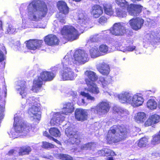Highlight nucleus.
<instances>
[{
	"label": "nucleus",
	"instance_id": "f257e3e1",
	"mask_svg": "<svg viewBox=\"0 0 160 160\" xmlns=\"http://www.w3.org/2000/svg\"><path fill=\"white\" fill-rule=\"evenodd\" d=\"M89 57L88 53L83 50L78 49L75 52L72 58L71 54L68 53L62 60V70L61 72V78L63 80H72L77 76L73 72L74 66L72 63L79 65L88 62Z\"/></svg>",
	"mask_w": 160,
	"mask_h": 160
},
{
	"label": "nucleus",
	"instance_id": "f03ea898",
	"mask_svg": "<svg viewBox=\"0 0 160 160\" xmlns=\"http://www.w3.org/2000/svg\"><path fill=\"white\" fill-rule=\"evenodd\" d=\"M77 29L71 25H65L61 30V33L63 38L68 41H73L79 37V31L82 33L88 24L87 16L82 11H79L78 13Z\"/></svg>",
	"mask_w": 160,
	"mask_h": 160
},
{
	"label": "nucleus",
	"instance_id": "7ed1b4c3",
	"mask_svg": "<svg viewBox=\"0 0 160 160\" xmlns=\"http://www.w3.org/2000/svg\"><path fill=\"white\" fill-rule=\"evenodd\" d=\"M48 11L47 7L42 0H33L28 7V19L37 21L45 17Z\"/></svg>",
	"mask_w": 160,
	"mask_h": 160
},
{
	"label": "nucleus",
	"instance_id": "20e7f679",
	"mask_svg": "<svg viewBox=\"0 0 160 160\" xmlns=\"http://www.w3.org/2000/svg\"><path fill=\"white\" fill-rule=\"evenodd\" d=\"M85 75L88 78L85 79V82L87 88H85L84 91L80 92V95L87 98L88 100L94 101L95 98L91 96L87 92H89L92 94H97L99 93V90L97 85L94 82L98 78L96 74L93 71L87 70L85 72Z\"/></svg>",
	"mask_w": 160,
	"mask_h": 160
},
{
	"label": "nucleus",
	"instance_id": "39448f33",
	"mask_svg": "<svg viewBox=\"0 0 160 160\" xmlns=\"http://www.w3.org/2000/svg\"><path fill=\"white\" fill-rule=\"evenodd\" d=\"M31 129V125L24 121L20 117L19 114L14 115L13 128L9 133L10 137L12 138H17L22 136H25Z\"/></svg>",
	"mask_w": 160,
	"mask_h": 160
},
{
	"label": "nucleus",
	"instance_id": "423d86ee",
	"mask_svg": "<svg viewBox=\"0 0 160 160\" xmlns=\"http://www.w3.org/2000/svg\"><path fill=\"white\" fill-rule=\"evenodd\" d=\"M129 134V130L123 126L114 125L108 132L107 138L109 144L118 142L124 139Z\"/></svg>",
	"mask_w": 160,
	"mask_h": 160
},
{
	"label": "nucleus",
	"instance_id": "0eeeda50",
	"mask_svg": "<svg viewBox=\"0 0 160 160\" xmlns=\"http://www.w3.org/2000/svg\"><path fill=\"white\" fill-rule=\"evenodd\" d=\"M116 3L123 9L127 8L129 14L132 16H137L141 12L142 7L139 5H128L126 0H115Z\"/></svg>",
	"mask_w": 160,
	"mask_h": 160
},
{
	"label": "nucleus",
	"instance_id": "6e6552de",
	"mask_svg": "<svg viewBox=\"0 0 160 160\" xmlns=\"http://www.w3.org/2000/svg\"><path fill=\"white\" fill-rule=\"evenodd\" d=\"M57 6L60 12L56 16L60 22L65 24L66 22V16L68 13L69 8L67 3L62 1H59L58 2Z\"/></svg>",
	"mask_w": 160,
	"mask_h": 160
},
{
	"label": "nucleus",
	"instance_id": "1a4fd4ad",
	"mask_svg": "<svg viewBox=\"0 0 160 160\" xmlns=\"http://www.w3.org/2000/svg\"><path fill=\"white\" fill-rule=\"evenodd\" d=\"M109 107V102L106 101L100 102L96 108H91V111L95 113L102 115L108 112Z\"/></svg>",
	"mask_w": 160,
	"mask_h": 160
},
{
	"label": "nucleus",
	"instance_id": "9d476101",
	"mask_svg": "<svg viewBox=\"0 0 160 160\" xmlns=\"http://www.w3.org/2000/svg\"><path fill=\"white\" fill-rule=\"evenodd\" d=\"M65 134L69 139L68 141L72 144H78L80 142V140L77 132L74 129L71 127H69L65 130Z\"/></svg>",
	"mask_w": 160,
	"mask_h": 160
},
{
	"label": "nucleus",
	"instance_id": "9b49d317",
	"mask_svg": "<svg viewBox=\"0 0 160 160\" xmlns=\"http://www.w3.org/2000/svg\"><path fill=\"white\" fill-rule=\"evenodd\" d=\"M108 31L113 35L120 36L126 33V29L124 23L119 22L115 23L110 30Z\"/></svg>",
	"mask_w": 160,
	"mask_h": 160
},
{
	"label": "nucleus",
	"instance_id": "f8f14e48",
	"mask_svg": "<svg viewBox=\"0 0 160 160\" xmlns=\"http://www.w3.org/2000/svg\"><path fill=\"white\" fill-rule=\"evenodd\" d=\"M113 94L115 97L118 98L121 103L131 104L133 95L130 92L124 91L119 94Z\"/></svg>",
	"mask_w": 160,
	"mask_h": 160
},
{
	"label": "nucleus",
	"instance_id": "ddd939ff",
	"mask_svg": "<svg viewBox=\"0 0 160 160\" xmlns=\"http://www.w3.org/2000/svg\"><path fill=\"white\" fill-rule=\"evenodd\" d=\"M39 111V105L38 104L29 107L28 112L31 117L36 122H38L41 118Z\"/></svg>",
	"mask_w": 160,
	"mask_h": 160
},
{
	"label": "nucleus",
	"instance_id": "4468645a",
	"mask_svg": "<svg viewBox=\"0 0 160 160\" xmlns=\"http://www.w3.org/2000/svg\"><path fill=\"white\" fill-rule=\"evenodd\" d=\"M144 101L142 94L137 93L133 95L131 104L133 107H138L142 105Z\"/></svg>",
	"mask_w": 160,
	"mask_h": 160
},
{
	"label": "nucleus",
	"instance_id": "2eb2a0df",
	"mask_svg": "<svg viewBox=\"0 0 160 160\" xmlns=\"http://www.w3.org/2000/svg\"><path fill=\"white\" fill-rule=\"evenodd\" d=\"M65 116L60 112H54L50 121L51 125H58L60 124L64 120Z\"/></svg>",
	"mask_w": 160,
	"mask_h": 160
},
{
	"label": "nucleus",
	"instance_id": "dca6fc26",
	"mask_svg": "<svg viewBox=\"0 0 160 160\" xmlns=\"http://www.w3.org/2000/svg\"><path fill=\"white\" fill-rule=\"evenodd\" d=\"M43 42L41 40H30L26 42V46L29 49L35 50L41 48Z\"/></svg>",
	"mask_w": 160,
	"mask_h": 160
},
{
	"label": "nucleus",
	"instance_id": "f3484780",
	"mask_svg": "<svg viewBox=\"0 0 160 160\" xmlns=\"http://www.w3.org/2000/svg\"><path fill=\"white\" fill-rule=\"evenodd\" d=\"M144 20L140 18H133L129 21V23L131 28L135 31L140 29L142 26Z\"/></svg>",
	"mask_w": 160,
	"mask_h": 160
},
{
	"label": "nucleus",
	"instance_id": "a211bd4d",
	"mask_svg": "<svg viewBox=\"0 0 160 160\" xmlns=\"http://www.w3.org/2000/svg\"><path fill=\"white\" fill-rule=\"evenodd\" d=\"M98 83L101 85L104 92H107L109 85L112 83V80L110 77H108L104 78L101 77L99 78Z\"/></svg>",
	"mask_w": 160,
	"mask_h": 160
},
{
	"label": "nucleus",
	"instance_id": "6ab92c4d",
	"mask_svg": "<svg viewBox=\"0 0 160 160\" xmlns=\"http://www.w3.org/2000/svg\"><path fill=\"white\" fill-rule=\"evenodd\" d=\"M73 104L72 102H67L63 103L62 108V111L61 112L64 115H69L74 111Z\"/></svg>",
	"mask_w": 160,
	"mask_h": 160
},
{
	"label": "nucleus",
	"instance_id": "aec40b11",
	"mask_svg": "<svg viewBox=\"0 0 160 160\" xmlns=\"http://www.w3.org/2000/svg\"><path fill=\"white\" fill-rule=\"evenodd\" d=\"M88 116L87 110L82 109H77L75 111V117L78 121H84Z\"/></svg>",
	"mask_w": 160,
	"mask_h": 160
},
{
	"label": "nucleus",
	"instance_id": "412c9836",
	"mask_svg": "<svg viewBox=\"0 0 160 160\" xmlns=\"http://www.w3.org/2000/svg\"><path fill=\"white\" fill-rule=\"evenodd\" d=\"M53 72H48L44 71L42 72L40 75V78L43 81H52L55 77L56 74L54 72V69Z\"/></svg>",
	"mask_w": 160,
	"mask_h": 160
},
{
	"label": "nucleus",
	"instance_id": "4be33fe9",
	"mask_svg": "<svg viewBox=\"0 0 160 160\" xmlns=\"http://www.w3.org/2000/svg\"><path fill=\"white\" fill-rule=\"evenodd\" d=\"M25 83L24 81H18L16 87L18 92L20 94L22 98L25 97L27 94V89Z\"/></svg>",
	"mask_w": 160,
	"mask_h": 160
},
{
	"label": "nucleus",
	"instance_id": "5701e85b",
	"mask_svg": "<svg viewBox=\"0 0 160 160\" xmlns=\"http://www.w3.org/2000/svg\"><path fill=\"white\" fill-rule=\"evenodd\" d=\"M43 81L40 76L37 78H35L33 80L32 90L34 92H37L42 88Z\"/></svg>",
	"mask_w": 160,
	"mask_h": 160
},
{
	"label": "nucleus",
	"instance_id": "b1692460",
	"mask_svg": "<svg viewBox=\"0 0 160 160\" xmlns=\"http://www.w3.org/2000/svg\"><path fill=\"white\" fill-rule=\"evenodd\" d=\"M103 13L102 9L99 5H96L92 8L91 14L94 18H99Z\"/></svg>",
	"mask_w": 160,
	"mask_h": 160
},
{
	"label": "nucleus",
	"instance_id": "393cba45",
	"mask_svg": "<svg viewBox=\"0 0 160 160\" xmlns=\"http://www.w3.org/2000/svg\"><path fill=\"white\" fill-rule=\"evenodd\" d=\"M98 71L104 75H108L110 72V68L108 65L105 62H102L97 66Z\"/></svg>",
	"mask_w": 160,
	"mask_h": 160
},
{
	"label": "nucleus",
	"instance_id": "a878e982",
	"mask_svg": "<svg viewBox=\"0 0 160 160\" xmlns=\"http://www.w3.org/2000/svg\"><path fill=\"white\" fill-rule=\"evenodd\" d=\"M45 42L49 45H57L59 43V41L56 36L50 35L45 37Z\"/></svg>",
	"mask_w": 160,
	"mask_h": 160
},
{
	"label": "nucleus",
	"instance_id": "bb28decb",
	"mask_svg": "<svg viewBox=\"0 0 160 160\" xmlns=\"http://www.w3.org/2000/svg\"><path fill=\"white\" fill-rule=\"evenodd\" d=\"M27 27L25 22L24 21L22 20V25L20 24L19 25V27L16 29L14 28L13 26L12 25H9L8 28L7 29V32L9 34L13 33L15 32H17L18 30H22Z\"/></svg>",
	"mask_w": 160,
	"mask_h": 160
},
{
	"label": "nucleus",
	"instance_id": "cd10ccee",
	"mask_svg": "<svg viewBox=\"0 0 160 160\" xmlns=\"http://www.w3.org/2000/svg\"><path fill=\"white\" fill-rule=\"evenodd\" d=\"M146 37L148 39L149 38L160 39V29L158 28L151 32L147 34Z\"/></svg>",
	"mask_w": 160,
	"mask_h": 160
},
{
	"label": "nucleus",
	"instance_id": "c85d7f7f",
	"mask_svg": "<svg viewBox=\"0 0 160 160\" xmlns=\"http://www.w3.org/2000/svg\"><path fill=\"white\" fill-rule=\"evenodd\" d=\"M135 121L138 123H142L146 118V114L143 112H139L134 116Z\"/></svg>",
	"mask_w": 160,
	"mask_h": 160
},
{
	"label": "nucleus",
	"instance_id": "c756f323",
	"mask_svg": "<svg viewBox=\"0 0 160 160\" xmlns=\"http://www.w3.org/2000/svg\"><path fill=\"white\" fill-rule=\"evenodd\" d=\"M115 47L117 48V49L123 52H125L127 51L132 52L135 50L136 47L134 46H129L126 48L121 47L120 43L118 42H116L115 43Z\"/></svg>",
	"mask_w": 160,
	"mask_h": 160
},
{
	"label": "nucleus",
	"instance_id": "7c9ffc66",
	"mask_svg": "<svg viewBox=\"0 0 160 160\" xmlns=\"http://www.w3.org/2000/svg\"><path fill=\"white\" fill-rule=\"evenodd\" d=\"M89 52L91 57L92 58H97L101 55L98 48L96 47L91 48Z\"/></svg>",
	"mask_w": 160,
	"mask_h": 160
},
{
	"label": "nucleus",
	"instance_id": "2f4dec72",
	"mask_svg": "<svg viewBox=\"0 0 160 160\" xmlns=\"http://www.w3.org/2000/svg\"><path fill=\"white\" fill-rule=\"evenodd\" d=\"M103 9L105 13L109 16L112 15L114 13V11L112 9L111 4H104L103 5Z\"/></svg>",
	"mask_w": 160,
	"mask_h": 160
},
{
	"label": "nucleus",
	"instance_id": "473e14b6",
	"mask_svg": "<svg viewBox=\"0 0 160 160\" xmlns=\"http://www.w3.org/2000/svg\"><path fill=\"white\" fill-rule=\"evenodd\" d=\"M114 111L122 117L126 116L129 114V112L126 109L120 108H116L114 109Z\"/></svg>",
	"mask_w": 160,
	"mask_h": 160
},
{
	"label": "nucleus",
	"instance_id": "72a5a7b5",
	"mask_svg": "<svg viewBox=\"0 0 160 160\" xmlns=\"http://www.w3.org/2000/svg\"><path fill=\"white\" fill-rule=\"evenodd\" d=\"M157 106V102L153 99H150L149 100L147 103V106L149 109H156Z\"/></svg>",
	"mask_w": 160,
	"mask_h": 160
},
{
	"label": "nucleus",
	"instance_id": "f704fd0d",
	"mask_svg": "<svg viewBox=\"0 0 160 160\" xmlns=\"http://www.w3.org/2000/svg\"><path fill=\"white\" fill-rule=\"evenodd\" d=\"M31 151V148L28 146L21 148L19 150V154L20 155L28 154Z\"/></svg>",
	"mask_w": 160,
	"mask_h": 160
},
{
	"label": "nucleus",
	"instance_id": "c9c22d12",
	"mask_svg": "<svg viewBox=\"0 0 160 160\" xmlns=\"http://www.w3.org/2000/svg\"><path fill=\"white\" fill-rule=\"evenodd\" d=\"M156 91L155 88H153L151 90H147L143 91L141 93L143 98L145 99H148L152 93H155Z\"/></svg>",
	"mask_w": 160,
	"mask_h": 160
},
{
	"label": "nucleus",
	"instance_id": "e433bc0d",
	"mask_svg": "<svg viewBox=\"0 0 160 160\" xmlns=\"http://www.w3.org/2000/svg\"><path fill=\"white\" fill-rule=\"evenodd\" d=\"M37 99L34 97L29 98L26 101V105H28L29 107L32 106L33 105H37L38 103L37 102Z\"/></svg>",
	"mask_w": 160,
	"mask_h": 160
},
{
	"label": "nucleus",
	"instance_id": "4c0bfd02",
	"mask_svg": "<svg viewBox=\"0 0 160 160\" xmlns=\"http://www.w3.org/2000/svg\"><path fill=\"white\" fill-rule=\"evenodd\" d=\"M49 132L51 135L55 137H59L61 135L59 130L56 128H51L49 130Z\"/></svg>",
	"mask_w": 160,
	"mask_h": 160
},
{
	"label": "nucleus",
	"instance_id": "58836bf2",
	"mask_svg": "<svg viewBox=\"0 0 160 160\" xmlns=\"http://www.w3.org/2000/svg\"><path fill=\"white\" fill-rule=\"evenodd\" d=\"M148 139L146 138H143L138 141V145L139 147H145L148 144Z\"/></svg>",
	"mask_w": 160,
	"mask_h": 160
},
{
	"label": "nucleus",
	"instance_id": "ea45409f",
	"mask_svg": "<svg viewBox=\"0 0 160 160\" xmlns=\"http://www.w3.org/2000/svg\"><path fill=\"white\" fill-rule=\"evenodd\" d=\"M57 157L60 159L62 160H71L72 159V157L66 154L58 153L57 154Z\"/></svg>",
	"mask_w": 160,
	"mask_h": 160
},
{
	"label": "nucleus",
	"instance_id": "a19ab883",
	"mask_svg": "<svg viewBox=\"0 0 160 160\" xmlns=\"http://www.w3.org/2000/svg\"><path fill=\"white\" fill-rule=\"evenodd\" d=\"M151 143L153 145L159 144L160 143V134L155 135L153 136L151 141Z\"/></svg>",
	"mask_w": 160,
	"mask_h": 160
},
{
	"label": "nucleus",
	"instance_id": "79ce46f5",
	"mask_svg": "<svg viewBox=\"0 0 160 160\" xmlns=\"http://www.w3.org/2000/svg\"><path fill=\"white\" fill-rule=\"evenodd\" d=\"M95 145L93 143H88L86 144L81 145L82 150L91 149L94 147Z\"/></svg>",
	"mask_w": 160,
	"mask_h": 160
},
{
	"label": "nucleus",
	"instance_id": "37998d69",
	"mask_svg": "<svg viewBox=\"0 0 160 160\" xmlns=\"http://www.w3.org/2000/svg\"><path fill=\"white\" fill-rule=\"evenodd\" d=\"M99 51L104 54L107 53L108 50V48L107 46L105 44H102L99 47Z\"/></svg>",
	"mask_w": 160,
	"mask_h": 160
},
{
	"label": "nucleus",
	"instance_id": "c03bdc74",
	"mask_svg": "<svg viewBox=\"0 0 160 160\" xmlns=\"http://www.w3.org/2000/svg\"><path fill=\"white\" fill-rule=\"evenodd\" d=\"M116 12L117 16L118 17L123 18L125 17L127 15L126 12L122 11L120 8H117Z\"/></svg>",
	"mask_w": 160,
	"mask_h": 160
},
{
	"label": "nucleus",
	"instance_id": "a18cd8bd",
	"mask_svg": "<svg viewBox=\"0 0 160 160\" xmlns=\"http://www.w3.org/2000/svg\"><path fill=\"white\" fill-rule=\"evenodd\" d=\"M54 145L46 142H42V147L45 148H54Z\"/></svg>",
	"mask_w": 160,
	"mask_h": 160
},
{
	"label": "nucleus",
	"instance_id": "49530a36",
	"mask_svg": "<svg viewBox=\"0 0 160 160\" xmlns=\"http://www.w3.org/2000/svg\"><path fill=\"white\" fill-rule=\"evenodd\" d=\"M150 117H153V118L151 119L152 121V122L153 124H156L159 122L160 120V117L157 114H153L151 115Z\"/></svg>",
	"mask_w": 160,
	"mask_h": 160
},
{
	"label": "nucleus",
	"instance_id": "de8ad7c7",
	"mask_svg": "<svg viewBox=\"0 0 160 160\" xmlns=\"http://www.w3.org/2000/svg\"><path fill=\"white\" fill-rule=\"evenodd\" d=\"M2 45H1L2 47V50L3 51L0 50V62L3 61L5 59V57L3 54V52H5V53H6V51L5 50V47L2 46Z\"/></svg>",
	"mask_w": 160,
	"mask_h": 160
},
{
	"label": "nucleus",
	"instance_id": "09e8293b",
	"mask_svg": "<svg viewBox=\"0 0 160 160\" xmlns=\"http://www.w3.org/2000/svg\"><path fill=\"white\" fill-rule=\"evenodd\" d=\"M104 149V152H105V156H114L116 155V154L114 152L112 151L111 150L109 149L105 148Z\"/></svg>",
	"mask_w": 160,
	"mask_h": 160
},
{
	"label": "nucleus",
	"instance_id": "8fccbe9b",
	"mask_svg": "<svg viewBox=\"0 0 160 160\" xmlns=\"http://www.w3.org/2000/svg\"><path fill=\"white\" fill-rule=\"evenodd\" d=\"M152 118H153V117H149V118L144 123V125L146 127H148L153 124L152 122V121L151 119Z\"/></svg>",
	"mask_w": 160,
	"mask_h": 160
},
{
	"label": "nucleus",
	"instance_id": "3c124183",
	"mask_svg": "<svg viewBox=\"0 0 160 160\" xmlns=\"http://www.w3.org/2000/svg\"><path fill=\"white\" fill-rule=\"evenodd\" d=\"M98 38L97 35H92L90 37L88 42H95L98 41Z\"/></svg>",
	"mask_w": 160,
	"mask_h": 160
},
{
	"label": "nucleus",
	"instance_id": "603ef678",
	"mask_svg": "<svg viewBox=\"0 0 160 160\" xmlns=\"http://www.w3.org/2000/svg\"><path fill=\"white\" fill-rule=\"evenodd\" d=\"M107 19L104 17H102L99 19V22L101 24H103L107 21Z\"/></svg>",
	"mask_w": 160,
	"mask_h": 160
},
{
	"label": "nucleus",
	"instance_id": "864d4df0",
	"mask_svg": "<svg viewBox=\"0 0 160 160\" xmlns=\"http://www.w3.org/2000/svg\"><path fill=\"white\" fill-rule=\"evenodd\" d=\"M4 106L3 105L2 106H0V118H1L3 117V112L4 111Z\"/></svg>",
	"mask_w": 160,
	"mask_h": 160
},
{
	"label": "nucleus",
	"instance_id": "5fc2aeb1",
	"mask_svg": "<svg viewBox=\"0 0 160 160\" xmlns=\"http://www.w3.org/2000/svg\"><path fill=\"white\" fill-rule=\"evenodd\" d=\"M105 152L104 149V148L102 150L99 151L98 152V153L100 156H105Z\"/></svg>",
	"mask_w": 160,
	"mask_h": 160
},
{
	"label": "nucleus",
	"instance_id": "6e6d98bb",
	"mask_svg": "<svg viewBox=\"0 0 160 160\" xmlns=\"http://www.w3.org/2000/svg\"><path fill=\"white\" fill-rule=\"evenodd\" d=\"M16 44H17V48L18 49L20 50V48L21 46V45L19 41H17L16 42Z\"/></svg>",
	"mask_w": 160,
	"mask_h": 160
},
{
	"label": "nucleus",
	"instance_id": "4d7b16f0",
	"mask_svg": "<svg viewBox=\"0 0 160 160\" xmlns=\"http://www.w3.org/2000/svg\"><path fill=\"white\" fill-rule=\"evenodd\" d=\"M70 94H71L72 96L75 97L77 95V92H75L74 91H71L70 92Z\"/></svg>",
	"mask_w": 160,
	"mask_h": 160
},
{
	"label": "nucleus",
	"instance_id": "13d9d810",
	"mask_svg": "<svg viewBox=\"0 0 160 160\" xmlns=\"http://www.w3.org/2000/svg\"><path fill=\"white\" fill-rule=\"evenodd\" d=\"M81 102H82L81 104L82 105L86 106L88 104V103L87 102H86L85 101V100L83 99H82Z\"/></svg>",
	"mask_w": 160,
	"mask_h": 160
},
{
	"label": "nucleus",
	"instance_id": "bf43d9fd",
	"mask_svg": "<svg viewBox=\"0 0 160 160\" xmlns=\"http://www.w3.org/2000/svg\"><path fill=\"white\" fill-rule=\"evenodd\" d=\"M15 150H14L12 149V150H10L9 152L8 153L9 155H11L12 154H13L14 153H15Z\"/></svg>",
	"mask_w": 160,
	"mask_h": 160
},
{
	"label": "nucleus",
	"instance_id": "052dcab7",
	"mask_svg": "<svg viewBox=\"0 0 160 160\" xmlns=\"http://www.w3.org/2000/svg\"><path fill=\"white\" fill-rule=\"evenodd\" d=\"M26 101L25 100H23L22 101V108H24L25 107Z\"/></svg>",
	"mask_w": 160,
	"mask_h": 160
},
{
	"label": "nucleus",
	"instance_id": "680f3d73",
	"mask_svg": "<svg viewBox=\"0 0 160 160\" xmlns=\"http://www.w3.org/2000/svg\"><path fill=\"white\" fill-rule=\"evenodd\" d=\"M43 135L45 136H46L48 137H50V136L48 135V133L46 131H45L43 132Z\"/></svg>",
	"mask_w": 160,
	"mask_h": 160
},
{
	"label": "nucleus",
	"instance_id": "e2e57ef3",
	"mask_svg": "<svg viewBox=\"0 0 160 160\" xmlns=\"http://www.w3.org/2000/svg\"><path fill=\"white\" fill-rule=\"evenodd\" d=\"M43 157L48 159H52V157L51 156H46Z\"/></svg>",
	"mask_w": 160,
	"mask_h": 160
},
{
	"label": "nucleus",
	"instance_id": "0e129e2a",
	"mask_svg": "<svg viewBox=\"0 0 160 160\" xmlns=\"http://www.w3.org/2000/svg\"><path fill=\"white\" fill-rule=\"evenodd\" d=\"M53 140L55 142H56V143H57L58 144H60V142L58 141V140H57V139H56L53 138H52Z\"/></svg>",
	"mask_w": 160,
	"mask_h": 160
},
{
	"label": "nucleus",
	"instance_id": "69168bd1",
	"mask_svg": "<svg viewBox=\"0 0 160 160\" xmlns=\"http://www.w3.org/2000/svg\"><path fill=\"white\" fill-rule=\"evenodd\" d=\"M107 160H113V159L112 157H110L108 158Z\"/></svg>",
	"mask_w": 160,
	"mask_h": 160
},
{
	"label": "nucleus",
	"instance_id": "338daca9",
	"mask_svg": "<svg viewBox=\"0 0 160 160\" xmlns=\"http://www.w3.org/2000/svg\"><path fill=\"white\" fill-rule=\"evenodd\" d=\"M46 26V24L42 26H39V28H44Z\"/></svg>",
	"mask_w": 160,
	"mask_h": 160
},
{
	"label": "nucleus",
	"instance_id": "774afa93",
	"mask_svg": "<svg viewBox=\"0 0 160 160\" xmlns=\"http://www.w3.org/2000/svg\"><path fill=\"white\" fill-rule=\"evenodd\" d=\"M2 22H0V30L2 29Z\"/></svg>",
	"mask_w": 160,
	"mask_h": 160
}]
</instances>
